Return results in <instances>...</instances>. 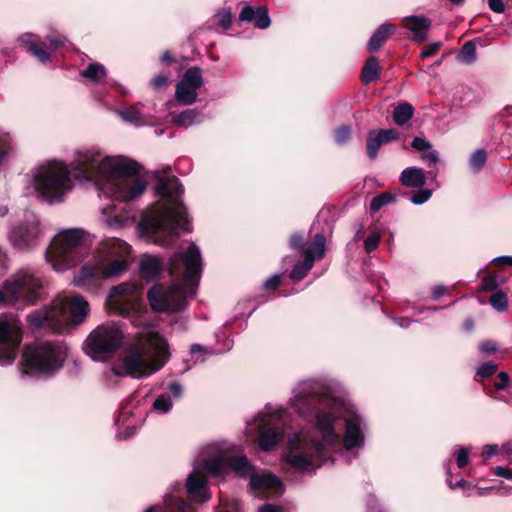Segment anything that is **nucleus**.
Listing matches in <instances>:
<instances>
[{
  "mask_svg": "<svg viewBox=\"0 0 512 512\" xmlns=\"http://www.w3.org/2000/svg\"><path fill=\"white\" fill-rule=\"evenodd\" d=\"M239 19L244 22H253L260 29L268 28L271 24L268 9L265 6L257 8L245 6L239 14Z\"/></svg>",
  "mask_w": 512,
  "mask_h": 512,
  "instance_id": "b1692460",
  "label": "nucleus"
},
{
  "mask_svg": "<svg viewBox=\"0 0 512 512\" xmlns=\"http://www.w3.org/2000/svg\"><path fill=\"white\" fill-rule=\"evenodd\" d=\"M314 263L304 257V261L298 262L294 265L290 278L294 281L302 280L307 273L312 269Z\"/></svg>",
  "mask_w": 512,
  "mask_h": 512,
  "instance_id": "c9c22d12",
  "label": "nucleus"
},
{
  "mask_svg": "<svg viewBox=\"0 0 512 512\" xmlns=\"http://www.w3.org/2000/svg\"><path fill=\"white\" fill-rule=\"evenodd\" d=\"M509 384V376L506 372H500L494 381L495 390L505 389Z\"/></svg>",
  "mask_w": 512,
  "mask_h": 512,
  "instance_id": "864d4df0",
  "label": "nucleus"
},
{
  "mask_svg": "<svg viewBox=\"0 0 512 512\" xmlns=\"http://www.w3.org/2000/svg\"><path fill=\"white\" fill-rule=\"evenodd\" d=\"M67 347L61 342H35L23 350L24 374L52 375L63 365Z\"/></svg>",
  "mask_w": 512,
  "mask_h": 512,
  "instance_id": "9b49d317",
  "label": "nucleus"
},
{
  "mask_svg": "<svg viewBox=\"0 0 512 512\" xmlns=\"http://www.w3.org/2000/svg\"><path fill=\"white\" fill-rule=\"evenodd\" d=\"M431 20L423 15H411L406 16L403 19V26L410 30L412 33H416L419 31L427 30L431 27Z\"/></svg>",
  "mask_w": 512,
  "mask_h": 512,
  "instance_id": "7c9ffc66",
  "label": "nucleus"
},
{
  "mask_svg": "<svg viewBox=\"0 0 512 512\" xmlns=\"http://www.w3.org/2000/svg\"><path fill=\"white\" fill-rule=\"evenodd\" d=\"M501 281L494 275H489L483 278L481 283L482 291H498Z\"/></svg>",
  "mask_w": 512,
  "mask_h": 512,
  "instance_id": "a18cd8bd",
  "label": "nucleus"
},
{
  "mask_svg": "<svg viewBox=\"0 0 512 512\" xmlns=\"http://www.w3.org/2000/svg\"><path fill=\"white\" fill-rule=\"evenodd\" d=\"M202 257L199 247L190 243L183 252L175 253L168 262L170 275L178 283L166 286L155 284L147 293L150 307L155 312H177L193 298L202 273Z\"/></svg>",
  "mask_w": 512,
  "mask_h": 512,
  "instance_id": "20e7f679",
  "label": "nucleus"
},
{
  "mask_svg": "<svg viewBox=\"0 0 512 512\" xmlns=\"http://www.w3.org/2000/svg\"><path fill=\"white\" fill-rule=\"evenodd\" d=\"M103 214L107 215L106 222L109 226L119 228L131 224L135 221V212L130 207L123 208L122 213H116L112 207L102 209Z\"/></svg>",
  "mask_w": 512,
  "mask_h": 512,
  "instance_id": "393cba45",
  "label": "nucleus"
},
{
  "mask_svg": "<svg viewBox=\"0 0 512 512\" xmlns=\"http://www.w3.org/2000/svg\"><path fill=\"white\" fill-rule=\"evenodd\" d=\"M142 415H136L129 406L121 409L115 425L117 426V436L120 439L132 437L140 427Z\"/></svg>",
  "mask_w": 512,
  "mask_h": 512,
  "instance_id": "aec40b11",
  "label": "nucleus"
},
{
  "mask_svg": "<svg viewBox=\"0 0 512 512\" xmlns=\"http://www.w3.org/2000/svg\"><path fill=\"white\" fill-rule=\"evenodd\" d=\"M414 115V109L411 104L404 102L398 104L393 112V121L397 125H403L408 122Z\"/></svg>",
  "mask_w": 512,
  "mask_h": 512,
  "instance_id": "72a5a7b5",
  "label": "nucleus"
},
{
  "mask_svg": "<svg viewBox=\"0 0 512 512\" xmlns=\"http://www.w3.org/2000/svg\"><path fill=\"white\" fill-rule=\"evenodd\" d=\"M351 136V128L350 126H341L335 130L334 138L337 144L342 145L345 144Z\"/></svg>",
  "mask_w": 512,
  "mask_h": 512,
  "instance_id": "49530a36",
  "label": "nucleus"
},
{
  "mask_svg": "<svg viewBox=\"0 0 512 512\" xmlns=\"http://www.w3.org/2000/svg\"><path fill=\"white\" fill-rule=\"evenodd\" d=\"M380 72V66L376 57L371 56L367 59L362 69V80L364 83L375 81Z\"/></svg>",
  "mask_w": 512,
  "mask_h": 512,
  "instance_id": "473e14b6",
  "label": "nucleus"
},
{
  "mask_svg": "<svg viewBox=\"0 0 512 512\" xmlns=\"http://www.w3.org/2000/svg\"><path fill=\"white\" fill-rule=\"evenodd\" d=\"M441 46H442V43L439 41L430 44L426 49H424L421 52V54H420L421 58L425 59V58L434 56L440 50Z\"/></svg>",
  "mask_w": 512,
  "mask_h": 512,
  "instance_id": "5fc2aeb1",
  "label": "nucleus"
},
{
  "mask_svg": "<svg viewBox=\"0 0 512 512\" xmlns=\"http://www.w3.org/2000/svg\"><path fill=\"white\" fill-rule=\"evenodd\" d=\"M131 247L125 241L113 238L108 240L74 275L72 284L87 289L101 281L121 276L128 270Z\"/></svg>",
  "mask_w": 512,
  "mask_h": 512,
  "instance_id": "423d86ee",
  "label": "nucleus"
},
{
  "mask_svg": "<svg viewBox=\"0 0 512 512\" xmlns=\"http://www.w3.org/2000/svg\"><path fill=\"white\" fill-rule=\"evenodd\" d=\"M395 201L394 195L389 192L382 193L374 197L370 202V210L372 212L379 211L383 206L393 203Z\"/></svg>",
  "mask_w": 512,
  "mask_h": 512,
  "instance_id": "58836bf2",
  "label": "nucleus"
},
{
  "mask_svg": "<svg viewBox=\"0 0 512 512\" xmlns=\"http://www.w3.org/2000/svg\"><path fill=\"white\" fill-rule=\"evenodd\" d=\"M106 68L100 63H91L85 70L80 72V75L93 82H97L106 76Z\"/></svg>",
  "mask_w": 512,
  "mask_h": 512,
  "instance_id": "f704fd0d",
  "label": "nucleus"
},
{
  "mask_svg": "<svg viewBox=\"0 0 512 512\" xmlns=\"http://www.w3.org/2000/svg\"><path fill=\"white\" fill-rule=\"evenodd\" d=\"M12 305L11 298L8 295V290L5 288V281L2 287H0V307Z\"/></svg>",
  "mask_w": 512,
  "mask_h": 512,
  "instance_id": "13d9d810",
  "label": "nucleus"
},
{
  "mask_svg": "<svg viewBox=\"0 0 512 512\" xmlns=\"http://www.w3.org/2000/svg\"><path fill=\"white\" fill-rule=\"evenodd\" d=\"M167 82H168V75L159 74L151 80V85L153 86V88L159 89V88L164 87L167 84Z\"/></svg>",
  "mask_w": 512,
  "mask_h": 512,
  "instance_id": "bf43d9fd",
  "label": "nucleus"
},
{
  "mask_svg": "<svg viewBox=\"0 0 512 512\" xmlns=\"http://www.w3.org/2000/svg\"><path fill=\"white\" fill-rule=\"evenodd\" d=\"M399 137L398 133L394 129H380L370 131L367 136L366 150L367 155L371 159L377 157L378 151L383 144L397 140Z\"/></svg>",
  "mask_w": 512,
  "mask_h": 512,
  "instance_id": "412c9836",
  "label": "nucleus"
},
{
  "mask_svg": "<svg viewBox=\"0 0 512 512\" xmlns=\"http://www.w3.org/2000/svg\"><path fill=\"white\" fill-rule=\"evenodd\" d=\"M163 266V261L159 257L144 255L140 261V273L144 279L152 280L158 276Z\"/></svg>",
  "mask_w": 512,
  "mask_h": 512,
  "instance_id": "bb28decb",
  "label": "nucleus"
},
{
  "mask_svg": "<svg viewBox=\"0 0 512 512\" xmlns=\"http://www.w3.org/2000/svg\"><path fill=\"white\" fill-rule=\"evenodd\" d=\"M19 42L40 62L46 63L50 59V55L44 50L43 43L39 42L36 35L23 34L19 37Z\"/></svg>",
  "mask_w": 512,
  "mask_h": 512,
  "instance_id": "a878e982",
  "label": "nucleus"
},
{
  "mask_svg": "<svg viewBox=\"0 0 512 512\" xmlns=\"http://www.w3.org/2000/svg\"><path fill=\"white\" fill-rule=\"evenodd\" d=\"M479 349L483 354H493L497 351V345L493 341H485L480 344Z\"/></svg>",
  "mask_w": 512,
  "mask_h": 512,
  "instance_id": "4d7b16f0",
  "label": "nucleus"
},
{
  "mask_svg": "<svg viewBox=\"0 0 512 512\" xmlns=\"http://www.w3.org/2000/svg\"><path fill=\"white\" fill-rule=\"evenodd\" d=\"M156 194L163 197L137 225L141 237L161 246H169L178 236V229L190 231L187 211L180 196L184 188L177 177L160 178Z\"/></svg>",
  "mask_w": 512,
  "mask_h": 512,
  "instance_id": "7ed1b4c3",
  "label": "nucleus"
},
{
  "mask_svg": "<svg viewBox=\"0 0 512 512\" xmlns=\"http://www.w3.org/2000/svg\"><path fill=\"white\" fill-rule=\"evenodd\" d=\"M5 288L11 298L12 306L25 307L35 304L41 297L40 277L29 268H21L5 280Z\"/></svg>",
  "mask_w": 512,
  "mask_h": 512,
  "instance_id": "4468645a",
  "label": "nucleus"
},
{
  "mask_svg": "<svg viewBox=\"0 0 512 512\" xmlns=\"http://www.w3.org/2000/svg\"><path fill=\"white\" fill-rule=\"evenodd\" d=\"M44 236V228L39 217L32 211H26L23 219L7 232L10 245L20 251L35 249Z\"/></svg>",
  "mask_w": 512,
  "mask_h": 512,
  "instance_id": "2eb2a0df",
  "label": "nucleus"
},
{
  "mask_svg": "<svg viewBox=\"0 0 512 512\" xmlns=\"http://www.w3.org/2000/svg\"><path fill=\"white\" fill-rule=\"evenodd\" d=\"M124 342V334L118 324L107 322L98 325L84 342V351L95 361L110 358Z\"/></svg>",
  "mask_w": 512,
  "mask_h": 512,
  "instance_id": "ddd939ff",
  "label": "nucleus"
},
{
  "mask_svg": "<svg viewBox=\"0 0 512 512\" xmlns=\"http://www.w3.org/2000/svg\"><path fill=\"white\" fill-rule=\"evenodd\" d=\"M497 265L512 266V256H500L493 259Z\"/></svg>",
  "mask_w": 512,
  "mask_h": 512,
  "instance_id": "774afa93",
  "label": "nucleus"
},
{
  "mask_svg": "<svg viewBox=\"0 0 512 512\" xmlns=\"http://www.w3.org/2000/svg\"><path fill=\"white\" fill-rule=\"evenodd\" d=\"M258 512H284V510L279 505L265 504L259 508Z\"/></svg>",
  "mask_w": 512,
  "mask_h": 512,
  "instance_id": "338daca9",
  "label": "nucleus"
},
{
  "mask_svg": "<svg viewBox=\"0 0 512 512\" xmlns=\"http://www.w3.org/2000/svg\"><path fill=\"white\" fill-rule=\"evenodd\" d=\"M490 304L499 312L506 311L508 308V299L506 294L502 291L494 292L490 297Z\"/></svg>",
  "mask_w": 512,
  "mask_h": 512,
  "instance_id": "ea45409f",
  "label": "nucleus"
},
{
  "mask_svg": "<svg viewBox=\"0 0 512 512\" xmlns=\"http://www.w3.org/2000/svg\"><path fill=\"white\" fill-rule=\"evenodd\" d=\"M304 239L300 234H294L291 236L290 245L294 249L301 250L303 248Z\"/></svg>",
  "mask_w": 512,
  "mask_h": 512,
  "instance_id": "0e129e2a",
  "label": "nucleus"
},
{
  "mask_svg": "<svg viewBox=\"0 0 512 512\" xmlns=\"http://www.w3.org/2000/svg\"><path fill=\"white\" fill-rule=\"evenodd\" d=\"M432 195V191L429 189H420L414 192L411 196V202L415 205H421L427 202Z\"/></svg>",
  "mask_w": 512,
  "mask_h": 512,
  "instance_id": "de8ad7c7",
  "label": "nucleus"
},
{
  "mask_svg": "<svg viewBox=\"0 0 512 512\" xmlns=\"http://www.w3.org/2000/svg\"><path fill=\"white\" fill-rule=\"evenodd\" d=\"M487 161V153L484 149H477L470 157L469 164L473 172L479 173Z\"/></svg>",
  "mask_w": 512,
  "mask_h": 512,
  "instance_id": "4c0bfd02",
  "label": "nucleus"
},
{
  "mask_svg": "<svg viewBox=\"0 0 512 512\" xmlns=\"http://www.w3.org/2000/svg\"><path fill=\"white\" fill-rule=\"evenodd\" d=\"M22 341V328L18 320L0 317V365L14 362Z\"/></svg>",
  "mask_w": 512,
  "mask_h": 512,
  "instance_id": "f3484780",
  "label": "nucleus"
},
{
  "mask_svg": "<svg viewBox=\"0 0 512 512\" xmlns=\"http://www.w3.org/2000/svg\"><path fill=\"white\" fill-rule=\"evenodd\" d=\"M420 158L428 167H432L439 161V153L431 147L426 152H421Z\"/></svg>",
  "mask_w": 512,
  "mask_h": 512,
  "instance_id": "c03bdc74",
  "label": "nucleus"
},
{
  "mask_svg": "<svg viewBox=\"0 0 512 512\" xmlns=\"http://www.w3.org/2000/svg\"><path fill=\"white\" fill-rule=\"evenodd\" d=\"M169 357L167 340L158 332L148 331L124 348L105 375L145 378L159 371Z\"/></svg>",
  "mask_w": 512,
  "mask_h": 512,
  "instance_id": "39448f33",
  "label": "nucleus"
},
{
  "mask_svg": "<svg viewBox=\"0 0 512 512\" xmlns=\"http://www.w3.org/2000/svg\"><path fill=\"white\" fill-rule=\"evenodd\" d=\"M69 167L77 180L92 182L99 196L113 200H135L147 186L137 162L121 156H106L96 147L77 150Z\"/></svg>",
  "mask_w": 512,
  "mask_h": 512,
  "instance_id": "f03ea898",
  "label": "nucleus"
},
{
  "mask_svg": "<svg viewBox=\"0 0 512 512\" xmlns=\"http://www.w3.org/2000/svg\"><path fill=\"white\" fill-rule=\"evenodd\" d=\"M395 31V25L384 23L381 24L372 34L367 43V49L371 52L377 51L387 40L390 34Z\"/></svg>",
  "mask_w": 512,
  "mask_h": 512,
  "instance_id": "cd10ccee",
  "label": "nucleus"
},
{
  "mask_svg": "<svg viewBox=\"0 0 512 512\" xmlns=\"http://www.w3.org/2000/svg\"><path fill=\"white\" fill-rule=\"evenodd\" d=\"M291 405L301 416L314 417V429L288 437L286 466L299 473H313L334 462V454L363 449L367 423L348 400L315 382L301 383Z\"/></svg>",
  "mask_w": 512,
  "mask_h": 512,
  "instance_id": "f257e3e1",
  "label": "nucleus"
},
{
  "mask_svg": "<svg viewBox=\"0 0 512 512\" xmlns=\"http://www.w3.org/2000/svg\"><path fill=\"white\" fill-rule=\"evenodd\" d=\"M143 287L137 282H124L112 287L106 305L111 313L128 317L140 311Z\"/></svg>",
  "mask_w": 512,
  "mask_h": 512,
  "instance_id": "dca6fc26",
  "label": "nucleus"
},
{
  "mask_svg": "<svg viewBox=\"0 0 512 512\" xmlns=\"http://www.w3.org/2000/svg\"><path fill=\"white\" fill-rule=\"evenodd\" d=\"M437 177V171H429L426 173L422 168L407 167L401 174L400 183L408 188H421L426 184L427 178L434 180Z\"/></svg>",
  "mask_w": 512,
  "mask_h": 512,
  "instance_id": "4be33fe9",
  "label": "nucleus"
},
{
  "mask_svg": "<svg viewBox=\"0 0 512 512\" xmlns=\"http://www.w3.org/2000/svg\"><path fill=\"white\" fill-rule=\"evenodd\" d=\"M326 250V238L323 234L317 233L312 243L304 250V257L314 263L324 257Z\"/></svg>",
  "mask_w": 512,
  "mask_h": 512,
  "instance_id": "c85d7f7f",
  "label": "nucleus"
},
{
  "mask_svg": "<svg viewBox=\"0 0 512 512\" xmlns=\"http://www.w3.org/2000/svg\"><path fill=\"white\" fill-rule=\"evenodd\" d=\"M203 114L196 109H187L173 117V122L177 126L190 127L191 125L201 123Z\"/></svg>",
  "mask_w": 512,
  "mask_h": 512,
  "instance_id": "c756f323",
  "label": "nucleus"
},
{
  "mask_svg": "<svg viewBox=\"0 0 512 512\" xmlns=\"http://www.w3.org/2000/svg\"><path fill=\"white\" fill-rule=\"evenodd\" d=\"M250 487L253 491L273 497H278L284 492L281 480L271 473L252 474L250 477Z\"/></svg>",
  "mask_w": 512,
  "mask_h": 512,
  "instance_id": "6ab92c4d",
  "label": "nucleus"
},
{
  "mask_svg": "<svg viewBox=\"0 0 512 512\" xmlns=\"http://www.w3.org/2000/svg\"><path fill=\"white\" fill-rule=\"evenodd\" d=\"M32 183L38 197L49 204L62 202L73 187L69 167L58 160L36 166L32 172Z\"/></svg>",
  "mask_w": 512,
  "mask_h": 512,
  "instance_id": "6e6552de",
  "label": "nucleus"
},
{
  "mask_svg": "<svg viewBox=\"0 0 512 512\" xmlns=\"http://www.w3.org/2000/svg\"><path fill=\"white\" fill-rule=\"evenodd\" d=\"M446 472H447V484L449 485V487L451 489L461 488V489L465 490V489H470L472 487L471 483L464 479H460L456 483H454L449 474V466L446 467Z\"/></svg>",
  "mask_w": 512,
  "mask_h": 512,
  "instance_id": "3c124183",
  "label": "nucleus"
},
{
  "mask_svg": "<svg viewBox=\"0 0 512 512\" xmlns=\"http://www.w3.org/2000/svg\"><path fill=\"white\" fill-rule=\"evenodd\" d=\"M12 150L11 137L8 133L0 134V163Z\"/></svg>",
  "mask_w": 512,
  "mask_h": 512,
  "instance_id": "37998d69",
  "label": "nucleus"
},
{
  "mask_svg": "<svg viewBox=\"0 0 512 512\" xmlns=\"http://www.w3.org/2000/svg\"><path fill=\"white\" fill-rule=\"evenodd\" d=\"M217 22L223 29H228L232 22L231 14L227 11L220 12L217 15Z\"/></svg>",
  "mask_w": 512,
  "mask_h": 512,
  "instance_id": "6e6d98bb",
  "label": "nucleus"
},
{
  "mask_svg": "<svg viewBox=\"0 0 512 512\" xmlns=\"http://www.w3.org/2000/svg\"><path fill=\"white\" fill-rule=\"evenodd\" d=\"M194 472L190 473L187 477L186 488L187 492L192 495L199 503H204L209 499L208 495H197V493L204 487L205 480L201 478L198 473H208L210 475H220L227 469H231L240 475L249 474L253 466L244 455L227 456L223 452L217 453L215 456L208 459H195Z\"/></svg>",
  "mask_w": 512,
  "mask_h": 512,
  "instance_id": "1a4fd4ad",
  "label": "nucleus"
},
{
  "mask_svg": "<svg viewBox=\"0 0 512 512\" xmlns=\"http://www.w3.org/2000/svg\"><path fill=\"white\" fill-rule=\"evenodd\" d=\"M489 8L496 13H503L505 5L502 0H488Z\"/></svg>",
  "mask_w": 512,
  "mask_h": 512,
  "instance_id": "e2e57ef3",
  "label": "nucleus"
},
{
  "mask_svg": "<svg viewBox=\"0 0 512 512\" xmlns=\"http://www.w3.org/2000/svg\"><path fill=\"white\" fill-rule=\"evenodd\" d=\"M164 503L168 512H194L182 498L172 493L165 495Z\"/></svg>",
  "mask_w": 512,
  "mask_h": 512,
  "instance_id": "2f4dec72",
  "label": "nucleus"
},
{
  "mask_svg": "<svg viewBox=\"0 0 512 512\" xmlns=\"http://www.w3.org/2000/svg\"><path fill=\"white\" fill-rule=\"evenodd\" d=\"M170 393L175 397V398H179L181 397L182 395V386L180 385L179 382H172L169 384V387H168Z\"/></svg>",
  "mask_w": 512,
  "mask_h": 512,
  "instance_id": "69168bd1",
  "label": "nucleus"
},
{
  "mask_svg": "<svg viewBox=\"0 0 512 512\" xmlns=\"http://www.w3.org/2000/svg\"><path fill=\"white\" fill-rule=\"evenodd\" d=\"M458 59L462 63L471 64L476 60V45L467 41L459 51Z\"/></svg>",
  "mask_w": 512,
  "mask_h": 512,
  "instance_id": "e433bc0d",
  "label": "nucleus"
},
{
  "mask_svg": "<svg viewBox=\"0 0 512 512\" xmlns=\"http://www.w3.org/2000/svg\"><path fill=\"white\" fill-rule=\"evenodd\" d=\"M411 146L413 149H415L416 151H419L421 153V152H426L427 149H430L432 144L424 138L415 137L412 140Z\"/></svg>",
  "mask_w": 512,
  "mask_h": 512,
  "instance_id": "603ef678",
  "label": "nucleus"
},
{
  "mask_svg": "<svg viewBox=\"0 0 512 512\" xmlns=\"http://www.w3.org/2000/svg\"><path fill=\"white\" fill-rule=\"evenodd\" d=\"M454 454L457 458L458 468H464L468 464L470 450L467 447H457Z\"/></svg>",
  "mask_w": 512,
  "mask_h": 512,
  "instance_id": "09e8293b",
  "label": "nucleus"
},
{
  "mask_svg": "<svg viewBox=\"0 0 512 512\" xmlns=\"http://www.w3.org/2000/svg\"><path fill=\"white\" fill-rule=\"evenodd\" d=\"M202 71L199 67L188 68L176 85L175 99L182 105H191L197 100V90L202 86Z\"/></svg>",
  "mask_w": 512,
  "mask_h": 512,
  "instance_id": "a211bd4d",
  "label": "nucleus"
},
{
  "mask_svg": "<svg viewBox=\"0 0 512 512\" xmlns=\"http://www.w3.org/2000/svg\"><path fill=\"white\" fill-rule=\"evenodd\" d=\"M381 237L382 234L379 229H375L369 234V236L364 240V250L366 251V253H371L377 249Z\"/></svg>",
  "mask_w": 512,
  "mask_h": 512,
  "instance_id": "a19ab883",
  "label": "nucleus"
},
{
  "mask_svg": "<svg viewBox=\"0 0 512 512\" xmlns=\"http://www.w3.org/2000/svg\"><path fill=\"white\" fill-rule=\"evenodd\" d=\"M493 473L497 476L512 480V470L502 467L496 466L493 468Z\"/></svg>",
  "mask_w": 512,
  "mask_h": 512,
  "instance_id": "680f3d73",
  "label": "nucleus"
},
{
  "mask_svg": "<svg viewBox=\"0 0 512 512\" xmlns=\"http://www.w3.org/2000/svg\"><path fill=\"white\" fill-rule=\"evenodd\" d=\"M497 370V365L492 362H485L481 366H479L476 377L478 378H486L494 374Z\"/></svg>",
  "mask_w": 512,
  "mask_h": 512,
  "instance_id": "8fccbe9b",
  "label": "nucleus"
},
{
  "mask_svg": "<svg viewBox=\"0 0 512 512\" xmlns=\"http://www.w3.org/2000/svg\"><path fill=\"white\" fill-rule=\"evenodd\" d=\"M289 417L286 409H274L271 405H266L253 423L249 424L250 430L259 433V447L262 451L273 450L283 439Z\"/></svg>",
  "mask_w": 512,
  "mask_h": 512,
  "instance_id": "f8f14e48",
  "label": "nucleus"
},
{
  "mask_svg": "<svg viewBox=\"0 0 512 512\" xmlns=\"http://www.w3.org/2000/svg\"><path fill=\"white\" fill-rule=\"evenodd\" d=\"M87 233L81 228L60 230L46 249V261L56 271H65L76 266L86 253Z\"/></svg>",
  "mask_w": 512,
  "mask_h": 512,
  "instance_id": "9d476101",
  "label": "nucleus"
},
{
  "mask_svg": "<svg viewBox=\"0 0 512 512\" xmlns=\"http://www.w3.org/2000/svg\"><path fill=\"white\" fill-rule=\"evenodd\" d=\"M89 303L81 295L58 296L52 305L31 312L28 324L34 328L62 332L70 323H82L89 313Z\"/></svg>",
  "mask_w": 512,
  "mask_h": 512,
  "instance_id": "0eeeda50",
  "label": "nucleus"
},
{
  "mask_svg": "<svg viewBox=\"0 0 512 512\" xmlns=\"http://www.w3.org/2000/svg\"><path fill=\"white\" fill-rule=\"evenodd\" d=\"M280 283H281L280 275L275 274V275L271 276L270 278H268L264 282V288L267 289V290L275 289V288H277L280 285Z\"/></svg>",
  "mask_w": 512,
  "mask_h": 512,
  "instance_id": "052dcab7",
  "label": "nucleus"
},
{
  "mask_svg": "<svg viewBox=\"0 0 512 512\" xmlns=\"http://www.w3.org/2000/svg\"><path fill=\"white\" fill-rule=\"evenodd\" d=\"M173 404L168 395H160L158 396L154 403L153 408L155 411L159 413H167L171 410Z\"/></svg>",
  "mask_w": 512,
  "mask_h": 512,
  "instance_id": "79ce46f5",
  "label": "nucleus"
},
{
  "mask_svg": "<svg viewBox=\"0 0 512 512\" xmlns=\"http://www.w3.org/2000/svg\"><path fill=\"white\" fill-rule=\"evenodd\" d=\"M121 119L135 126L150 125L153 123V116L144 110V104L136 103L123 110L118 111Z\"/></svg>",
  "mask_w": 512,
  "mask_h": 512,
  "instance_id": "5701e85b",
  "label": "nucleus"
}]
</instances>
